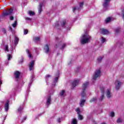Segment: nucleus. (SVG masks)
<instances>
[{
  "mask_svg": "<svg viewBox=\"0 0 124 124\" xmlns=\"http://www.w3.org/2000/svg\"><path fill=\"white\" fill-rule=\"evenodd\" d=\"M92 40V37L88 34L87 33L82 35L80 38V43L81 44H87Z\"/></svg>",
  "mask_w": 124,
  "mask_h": 124,
  "instance_id": "obj_1",
  "label": "nucleus"
},
{
  "mask_svg": "<svg viewBox=\"0 0 124 124\" xmlns=\"http://www.w3.org/2000/svg\"><path fill=\"white\" fill-rule=\"evenodd\" d=\"M88 86L89 82H86L83 84L82 92L81 93V97H85V96H86V92H85V91L86 90V89L88 88Z\"/></svg>",
  "mask_w": 124,
  "mask_h": 124,
  "instance_id": "obj_2",
  "label": "nucleus"
},
{
  "mask_svg": "<svg viewBox=\"0 0 124 124\" xmlns=\"http://www.w3.org/2000/svg\"><path fill=\"white\" fill-rule=\"evenodd\" d=\"M100 69L96 70L94 72V75L93 76V79L96 80L97 78H99V77H100Z\"/></svg>",
  "mask_w": 124,
  "mask_h": 124,
  "instance_id": "obj_3",
  "label": "nucleus"
},
{
  "mask_svg": "<svg viewBox=\"0 0 124 124\" xmlns=\"http://www.w3.org/2000/svg\"><path fill=\"white\" fill-rule=\"evenodd\" d=\"M13 13V9H11L8 11L4 12L3 13V16H8V15H11Z\"/></svg>",
  "mask_w": 124,
  "mask_h": 124,
  "instance_id": "obj_4",
  "label": "nucleus"
},
{
  "mask_svg": "<svg viewBox=\"0 0 124 124\" xmlns=\"http://www.w3.org/2000/svg\"><path fill=\"white\" fill-rule=\"evenodd\" d=\"M83 5H84V2H81L79 3V7H75L73 8V11L74 13L76 11V10H80L81 9V7H83Z\"/></svg>",
  "mask_w": 124,
  "mask_h": 124,
  "instance_id": "obj_5",
  "label": "nucleus"
},
{
  "mask_svg": "<svg viewBox=\"0 0 124 124\" xmlns=\"http://www.w3.org/2000/svg\"><path fill=\"white\" fill-rule=\"evenodd\" d=\"M51 104V95H48L47 98H46V108H48L49 107V106Z\"/></svg>",
  "mask_w": 124,
  "mask_h": 124,
  "instance_id": "obj_6",
  "label": "nucleus"
},
{
  "mask_svg": "<svg viewBox=\"0 0 124 124\" xmlns=\"http://www.w3.org/2000/svg\"><path fill=\"white\" fill-rule=\"evenodd\" d=\"M111 0H104V3L103 4L104 8H107L108 6H109V3Z\"/></svg>",
  "mask_w": 124,
  "mask_h": 124,
  "instance_id": "obj_7",
  "label": "nucleus"
},
{
  "mask_svg": "<svg viewBox=\"0 0 124 124\" xmlns=\"http://www.w3.org/2000/svg\"><path fill=\"white\" fill-rule=\"evenodd\" d=\"M29 70L30 71H31V70H33L34 67V61H32L31 62V63L29 64Z\"/></svg>",
  "mask_w": 124,
  "mask_h": 124,
  "instance_id": "obj_8",
  "label": "nucleus"
},
{
  "mask_svg": "<svg viewBox=\"0 0 124 124\" xmlns=\"http://www.w3.org/2000/svg\"><path fill=\"white\" fill-rule=\"evenodd\" d=\"M121 85H122V83L118 80H116L115 81V88L116 90H119L120 87H121Z\"/></svg>",
  "mask_w": 124,
  "mask_h": 124,
  "instance_id": "obj_9",
  "label": "nucleus"
},
{
  "mask_svg": "<svg viewBox=\"0 0 124 124\" xmlns=\"http://www.w3.org/2000/svg\"><path fill=\"white\" fill-rule=\"evenodd\" d=\"M60 75V72L58 71L57 72V75L56 76V77L54 79V81H53L52 85H54V86H56V84L57 82H58V77Z\"/></svg>",
  "mask_w": 124,
  "mask_h": 124,
  "instance_id": "obj_10",
  "label": "nucleus"
},
{
  "mask_svg": "<svg viewBox=\"0 0 124 124\" xmlns=\"http://www.w3.org/2000/svg\"><path fill=\"white\" fill-rule=\"evenodd\" d=\"M101 91L102 92V95L99 99V101H102L104 99V88L101 89Z\"/></svg>",
  "mask_w": 124,
  "mask_h": 124,
  "instance_id": "obj_11",
  "label": "nucleus"
},
{
  "mask_svg": "<svg viewBox=\"0 0 124 124\" xmlns=\"http://www.w3.org/2000/svg\"><path fill=\"white\" fill-rule=\"evenodd\" d=\"M106 96L108 98H111L112 97V93L108 89L107 91Z\"/></svg>",
  "mask_w": 124,
  "mask_h": 124,
  "instance_id": "obj_12",
  "label": "nucleus"
},
{
  "mask_svg": "<svg viewBox=\"0 0 124 124\" xmlns=\"http://www.w3.org/2000/svg\"><path fill=\"white\" fill-rule=\"evenodd\" d=\"M45 52L46 54H48L49 52H50V48L49 47V46L48 45H46L44 48Z\"/></svg>",
  "mask_w": 124,
  "mask_h": 124,
  "instance_id": "obj_13",
  "label": "nucleus"
},
{
  "mask_svg": "<svg viewBox=\"0 0 124 124\" xmlns=\"http://www.w3.org/2000/svg\"><path fill=\"white\" fill-rule=\"evenodd\" d=\"M100 31L102 34H108V33H109V31L106 29H101Z\"/></svg>",
  "mask_w": 124,
  "mask_h": 124,
  "instance_id": "obj_14",
  "label": "nucleus"
},
{
  "mask_svg": "<svg viewBox=\"0 0 124 124\" xmlns=\"http://www.w3.org/2000/svg\"><path fill=\"white\" fill-rule=\"evenodd\" d=\"M78 84H79V79H75L73 82V88H75V87L77 86Z\"/></svg>",
  "mask_w": 124,
  "mask_h": 124,
  "instance_id": "obj_15",
  "label": "nucleus"
},
{
  "mask_svg": "<svg viewBox=\"0 0 124 124\" xmlns=\"http://www.w3.org/2000/svg\"><path fill=\"white\" fill-rule=\"evenodd\" d=\"M43 6V3H40L38 7V12L39 14L42 12V7Z\"/></svg>",
  "mask_w": 124,
  "mask_h": 124,
  "instance_id": "obj_16",
  "label": "nucleus"
},
{
  "mask_svg": "<svg viewBox=\"0 0 124 124\" xmlns=\"http://www.w3.org/2000/svg\"><path fill=\"white\" fill-rule=\"evenodd\" d=\"M19 43V38L17 36H15L14 43L15 45H17Z\"/></svg>",
  "mask_w": 124,
  "mask_h": 124,
  "instance_id": "obj_17",
  "label": "nucleus"
},
{
  "mask_svg": "<svg viewBox=\"0 0 124 124\" xmlns=\"http://www.w3.org/2000/svg\"><path fill=\"white\" fill-rule=\"evenodd\" d=\"M85 102H86V100L85 99H81L80 102L79 103V105L81 107H83L85 104Z\"/></svg>",
  "mask_w": 124,
  "mask_h": 124,
  "instance_id": "obj_18",
  "label": "nucleus"
},
{
  "mask_svg": "<svg viewBox=\"0 0 124 124\" xmlns=\"http://www.w3.org/2000/svg\"><path fill=\"white\" fill-rule=\"evenodd\" d=\"M9 102L7 101L5 105V110L8 111V108H9Z\"/></svg>",
  "mask_w": 124,
  "mask_h": 124,
  "instance_id": "obj_19",
  "label": "nucleus"
},
{
  "mask_svg": "<svg viewBox=\"0 0 124 124\" xmlns=\"http://www.w3.org/2000/svg\"><path fill=\"white\" fill-rule=\"evenodd\" d=\"M15 76L16 79H17L20 76V73L19 71H16L15 72Z\"/></svg>",
  "mask_w": 124,
  "mask_h": 124,
  "instance_id": "obj_20",
  "label": "nucleus"
},
{
  "mask_svg": "<svg viewBox=\"0 0 124 124\" xmlns=\"http://www.w3.org/2000/svg\"><path fill=\"white\" fill-rule=\"evenodd\" d=\"M65 25H66V20H63L61 22V26H62V27H64Z\"/></svg>",
  "mask_w": 124,
  "mask_h": 124,
  "instance_id": "obj_21",
  "label": "nucleus"
},
{
  "mask_svg": "<svg viewBox=\"0 0 124 124\" xmlns=\"http://www.w3.org/2000/svg\"><path fill=\"white\" fill-rule=\"evenodd\" d=\"M33 40L35 42H38V41H40V37H34L33 38Z\"/></svg>",
  "mask_w": 124,
  "mask_h": 124,
  "instance_id": "obj_22",
  "label": "nucleus"
},
{
  "mask_svg": "<svg viewBox=\"0 0 124 124\" xmlns=\"http://www.w3.org/2000/svg\"><path fill=\"white\" fill-rule=\"evenodd\" d=\"M65 91L64 90H62L61 92H60V94L61 96L64 97L65 96Z\"/></svg>",
  "mask_w": 124,
  "mask_h": 124,
  "instance_id": "obj_23",
  "label": "nucleus"
},
{
  "mask_svg": "<svg viewBox=\"0 0 124 124\" xmlns=\"http://www.w3.org/2000/svg\"><path fill=\"white\" fill-rule=\"evenodd\" d=\"M71 124H77V119L75 118L72 119Z\"/></svg>",
  "mask_w": 124,
  "mask_h": 124,
  "instance_id": "obj_24",
  "label": "nucleus"
},
{
  "mask_svg": "<svg viewBox=\"0 0 124 124\" xmlns=\"http://www.w3.org/2000/svg\"><path fill=\"white\" fill-rule=\"evenodd\" d=\"M27 54H28L29 58H32L31 54V51L29 49L26 50Z\"/></svg>",
  "mask_w": 124,
  "mask_h": 124,
  "instance_id": "obj_25",
  "label": "nucleus"
},
{
  "mask_svg": "<svg viewBox=\"0 0 124 124\" xmlns=\"http://www.w3.org/2000/svg\"><path fill=\"white\" fill-rule=\"evenodd\" d=\"M96 100H97V98L96 97H94L90 101V102H95V101H96Z\"/></svg>",
  "mask_w": 124,
  "mask_h": 124,
  "instance_id": "obj_26",
  "label": "nucleus"
},
{
  "mask_svg": "<svg viewBox=\"0 0 124 124\" xmlns=\"http://www.w3.org/2000/svg\"><path fill=\"white\" fill-rule=\"evenodd\" d=\"M116 122H117V123L118 124H120L121 123H123V119L122 118H118V119H117Z\"/></svg>",
  "mask_w": 124,
  "mask_h": 124,
  "instance_id": "obj_27",
  "label": "nucleus"
},
{
  "mask_svg": "<svg viewBox=\"0 0 124 124\" xmlns=\"http://www.w3.org/2000/svg\"><path fill=\"white\" fill-rule=\"evenodd\" d=\"M28 14H29V15H30V16H33V15H34V12H32L31 11H29L28 12Z\"/></svg>",
  "mask_w": 124,
  "mask_h": 124,
  "instance_id": "obj_28",
  "label": "nucleus"
},
{
  "mask_svg": "<svg viewBox=\"0 0 124 124\" xmlns=\"http://www.w3.org/2000/svg\"><path fill=\"white\" fill-rule=\"evenodd\" d=\"M12 27H13V28H16L17 27V20H16L14 22V23H13L12 25Z\"/></svg>",
  "mask_w": 124,
  "mask_h": 124,
  "instance_id": "obj_29",
  "label": "nucleus"
},
{
  "mask_svg": "<svg viewBox=\"0 0 124 124\" xmlns=\"http://www.w3.org/2000/svg\"><path fill=\"white\" fill-rule=\"evenodd\" d=\"M120 31H121V28H116L115 29V32L116 33H119V32H120Z\"/></svg>",
  "mask_w": 124,
  "mask_h": 124,
  "instance_id": "obj_30",
  "label": "nucleus"
},
{
  "mask_svg": "<svg viewBox=\"0 0 124 124\" xmlns=\"http://www.w3.org/2000/svg\"><path fill=\"white\" fill-rule=\"evenodd\" d=\"M102 59H103V58L102 57H99V58H98L97 61H98V62H101V61H102Z\"/></svg>",
  "mask_w": 124,
  "mask_h": 124,
  "instance_id": "obj_31",
  "label": "nucleus"
},
{
  "mask_svg": "<svg viewBox=\"0 0 124 124\" xmlns=\"http://www.w3.org/2000/svg\"><path fill=\"white\" fill-rule=\"evenodd\" d=\"M109 115L112 118H113V117H115V112L112 111L110 113Z\"/></svg>",
  "mask_w": 124,
  "mask_h": 124,
  "instance_id": "obj_32",
  "label": "nucleus"
},
{
  "mask_svg": "<svg viewBox=\"0 0 124 124\" xmlns=\"http://www.w3.org/2000/svg\"><path fill=\"white\" fill-rule=\"evenodd\" d=\"M7 57H8V61H10V60L12 59V56H11V54H8L7 55Z\"/></svg>",
  "mask_w": 124,
  "mask_h": 124,
  "instance_id": "obj_33",
  "label": "nucleus"
},
{
  "mask_svg": "<svg viewBox=\"0 0 124 124\" xmlns=\"http://www.w3.org/2000/svg\"><path fill=\"white\" fill-rule=\"evenodd\" d=\"M76 112L78 113V115H80V108H77L76 110Z\"/></svg>",
  "mask_w": 124,
  "mask_h": 124,
  "instance_id": "obj_34",
  "label": "nucleus"
},
{
  "mask_svg": "<svg viewBox=\"0 0 124 124\" xmlns=\"http://www.w3.org/2000/svg\"><path fill=\"white\" fill-rule=\"evenodd\" d=\"M111 21V18L108 17L106 19V23H109Z\"/></svg>",
  "mask_w": 124,
  "mask_h": 124,
  "instance_id": "obj_35",
  "label": "nucleus"
},
{
  "mask_svg": "<svg viewBox=\"0 0 124 124\" xmlns=\"http://www.w3.org/2000/svg\"><path fill=\"white\" fill-rule=\"evenodd\" d=\"M61 45H62V47L61 48V49H63V48H64V47L66 46V45L65 44V43H63Z\"/></svg>",
  "mask_w": 124,
  "mask_h": 124,
  "instance_id": "obj_36",
  "label": "nucleus"
},
{
  "mask_svg": "<svg viewBox=\"0 0 124 124\" xmlns=\"http://www.w3.org/2000/svg\"><path fill=\"white\" fill-rule=\"evenodd\" d=\"M28 31L27 29H24V34L26 35V34H28Z\"/></svg>",
  "mask_w": 124,
  "mask_h": 124,
  "instance_id": "obj_37",
  "label": "nucleus"
},
{
  "mask_svg": "<svg viewBox=\"0 0 124 124\" xmlns=\"http://www.w3.org/2000/svg\"><path fill=\"white\" fill-rule=\"evenodd\" d=\"M78 119L82 120H83V116L81 114H78Z\"/></svg>",
  "mask_w": 124,
  "mask_h": 124,
  "instance_id": "obj_38",
  "label": "nucleus"
},
{
  "mask_svg": "<svg viewBox=\"0 0 124 124\" xmlns=\"http://www.w3.org/2000/svg\"><path fill=\"white\" fill-rule=\"evenodd\" d=\"M102 43H104L105 41H106V39L104 38V37H102V40H101Z\"/></svg>",
  "mask_w": 124,
  "mask_h": 124,
  "instance_id": "obj_39",
  "label": "nucleus"
},
{
  "mask_svg": "<svg viewBox=\"0 0 124 124\" xmlns=\"http://www.w3.org/2000/svg\"><path fill=\"white\" fill-rule=\"evenodd\" d=\"M22 110H23V107H20L18 109V112H21V111H22Z\"/></svg>",
  "mask_w": 124,
  "mask_h": 124,
  "instance_id": "obj_40",
  "label": "nucleus"
},
{
  "mask_svg": "<svg viewBox=\"0 0 124 124\" xmlns=\"http://www.w3.org/2000/svg\"><path fill=\"white\" fill-rule=\"evenodd\" d=\"M2 31L4 33V34H5V33H6V30H5V29H2Z\"/></svg>",
  "mask_w": 124,
  "mask_h": 124,
  "instance_id": "obj_41",
  "label": "nucleus"
},
{
  "mask_svg": "<svg viewBox=\"0 0 124 124\" xmlns=\"http://www.w3.org/2000/svg\"><path fill=\"white\" fill-rule=\"evenodd\" d=\"M122 18L123 19H124V8L123 9V10H122Z\"/></svg>",
  "mask_w": 124,
  "mask_h": 124,
  "instance_id": "obj_42",
  "label": "nucleus"
},
{
  "mask_svg": "<svg viewBox=\"0 0 124 124\" xmlns=\"http://www.w3.org/2000/svg\"><path fill=\"white\" fill-rule=\"evenodd\" d=\"M5 51H7V52H8L9 50H8V46H5Z\"/></svg>",
  "mask_w": 124,
  "mask_h": 124,
  "instance_id": "obj_43",
  "label": "nucleus"
},
{
  "mask_svg": "<svg viewBox=\"0 0 124 124\" xmlns=\"http://www.w3.org/2000/svg\"><path fill=\"white\" fill-rule=\"evenodd\" d=\"M10 19L11 20V21H12L13 20H14V17L11 16L10 17Z\"/></svg>",
  "mask_w": 124,
  "mask_h": 124,
  "instance_id": "obj_44",
  "label": "nucleus"
},
{
  "mask_svg": "<svg viewBox=\"0 0 124 124\" xmlns=\"http://www.w3.org/2000/svg\"><path fill=\"white\" fill-rule=\"evenodd\" d=\"M26 119H27V117H25L24 118V120H22V121L21 122V124H22V123H24V121H26Z\"/></svg>",
  "mask_w": 124,
  "mask_h": 124,
  "instance_id": "obj_45",
  "label": "nucleus"
},
{
  "mask_svg": "<svg viewBox=\"0 0 124 124\" xmlns=\"http://www.w3.org/2000/svg\"><path fill=\"white\" fill-rule=\"evenodd\" d=\"M26 20H28L29 21H31V18L27 17L26 18Z\"/></svg>",
  "mask_w": 124,
  "mask_h": 124,
  "instance_id": "obj_46",
  "label": "nucleus"
},
{
  "mask_svg": "<svg viewBox=\"0 0 124 124\" xmlns=\"http://www.w3.org/2000/svg\"><path fill=\"white\" fill-rule=\"evenodd\" d=\"M46 78H49L50 77H51V75H47L46 76Z\"/></svg>",
  "mask_w": 124,
  "mask_h": 124,
  "instance_id": "obj_47",
  "label": "nucleus"
},
{
  "mask_svg": "<svg viewBox=\"0 0 124 124\" xmlns=\"http://www.w3.org/2000/svg\"><path fill=\"white\" fill-rule=\"evenodd\" d=\"M57 122H58V123H61V119H60V118H59V119L57 120Z\"/></svg>",
  "mask_w": 124,
  "mask_h": 124,
  "instance_id": "obj_48",
  "label": "nucleus"
},
{
  "mask_svg": "<svg viewBox=\"0 0 124 124\" xmlns=\"http://www.w3.org/2000/svg\"><path fill=\"white\" fill-rule=\"evenodd\" d=\"M32 78H33V76L31 77V83H32V82H33V80L32 79Z\"/></svg>",
  "mask_w": 124,
  "mask_h": 124,
  "instance_id": "obj_49",
  "label": "nucleus"
},
{
  "mask_svg": "<svg viewBox=\"0 0 124 124\" xmlns=\"http://www.w3.org/2000/svg\"><path fill=\"white\" fill-rule=\"evenodd\" d=\"M9 29L10 31H12V28H11V27H9Z\"/></svg>",
  "mask_w": 124,
  "mask_h": 124,
  "instance_id": "obj_50",
  "label": "nucleus"
},
{
  "mask_svg": "<svg viewBox=\"0 0 124 124\" xmlns=\"http://www.w3.org/2000/svg\"><path fill=\"white\" fill-rule=\"evenodd\" d=\"M0 79L1 78H0V85H1L2 84V81H1V80Z\"/></svg>",
  "mask_w": 124,
  "mask_h": 124,
  "instance_id": "obj_51",
  "label": "nucleus"
},
{
  "mask_svg": "<svg viewBox=\"0 0 124 124\" xmlns=\"http://www.w3.org/2000/svg\"><path fill=\"white\" fill-rule=\"evenodd\" d=\"M55 26H56V27H58V26H59V23H58V22H57V25H56Z\"/></svg>",
  "mask_w": 124,
  "mask_h": 124,
  "instance_id": "obj_52",
  "label": "nucleus"
},
{
  "mask_svg": "<svg viewBox=\"0 0 124 124\" xmlns=\"http://www.w3.org/2000/svg\"><path fill=\"white\" fill-rule=\"evenodd\" d=\"M31 83L29 84V87H31Z\"/></svg>",
  "mask_w": 124,
  "mask_h": 124,
  "instance_id": "obj_53",
  "label": "nucleus"
},
{
  "mask_svg": "<svg viewBox=\"0 0 124 124\" xmlns=\"http://www.w3.org/2000/svg\"><path fill=\"white\" fill-rule=\"evenodd\" d=\"M56 39H58V37H56Z\"/></svg>",
  "mask_w": 124,
  "mask_h": 124,
  "instance_id": "obj_54",
  "label": "nucleus"
},
{
  "mask_svg": "<svg viewBox=\"0 0 124 124\" xmlns=\"http://www.w3.org/2000/svg\"><path fill=\"white\" fill-rule=\"evenodd\" d=\"M105 124V123H103V124Z\"/></svg>",
  "mask_w": 124,
  "mask_h": 124,
  "instance_id": "obj_55",
  "label": "nucleus"
},
{
  "mask_svg": "<svg viewBox=\"0 0 124 124\" xmlns=\"http://www.w3.org/2000/svg\"><path fill=\"white\" fill-rule=\"evenodd\" d=\"M21 62H23V61H22Z\"/></svg>",
  "mask_w": 124,
  "mask_h": 124,
  "instance_id": "obj_56",
  "label": "nucleus"
}]
</instances>
